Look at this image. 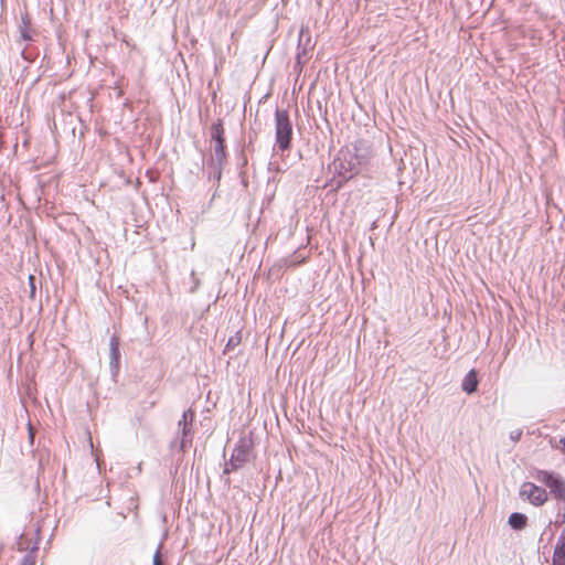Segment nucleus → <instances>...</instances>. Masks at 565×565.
I'll list each match as a JSON object with an SVG mask.
<instances>
[{
	"label": "nucleus",
	"mask_w": 565,
	"mask_h": 565,
	"mask_svg": "<svg viewBox=\"0 0 565 565\" xmlns=\"http://www.w3.org/2000/svg\"><path fill=\"white\" fill-rule=\"evenodd\" d=\"M520 495L527 499L536 507L543 505L547 500V492L542 487L532 482H524L520 490Z\"/></svg>",
	"instance_id": "423d86ee"
},
{
	"label": "nucleus",
	"mask_w": 565,
	"mask_h": 565,
	"mask_svg": "<svg viewBox=\"0 0 565 565\" xmlns=\"http://www.w3.org/2000/svg\"><path fill=\"white\" fill-rule=\"evenodd\" d=\"M535 479L545 484L555 499L565 503V479L562 476L547 470H537Z\"/></svg>",
	"instance_id": "20e7f679"
},
{
	"label": "nucleus",
	"mask_w": 565,
	"mask_h": 565,
	"mask_svg": "<svg viewBox=\"0 0 565 565\" xmlns=\"http://www.w3.org/2000/svg\"><path fill=\"white\" fill-rule=\"evenodd\" d=\"M250 447L245 440H241L233 449L230 460L225 463L224 473L228 475L242 468L249 458Z\"/></svg>",
	"instance_id": "39448f33"
},
{
	"label": "nucleus",
	"mask_w": 565,
	"mask_h": 565,
	"mask_svg": "<svg viewBox=\"0 0 565 565\" xmlns=\"http://www.w3.org/2000/svg\"><path fill=\"white\" fill-rule=\"evenodd\" d=\"M559 444L562 445V449L565 450V437L561 438Z\"/></svg>",
	"instance_id": "aec40b11"
},
{
	"label": "nucleus",
	"mask_w": 565,
	"mask_h": 565,
	"mask_svg": "<svg viewBox=\"0 0 565 565\" xmlns=\"http://www.w3.org/2000/svg\"><path fill=\"white\" fill-rule=\"evenodd\" d=\"M161 545H159L158 550L156 551L152 559V565H163L161 561V554H160Z\"/></svg>",
	"instance_id": "4468645a"
},
{
	"label": "nucleus",
	"mask_w": 565,
	"mask_h": 565,
	"mask_svg": "<svg viewBox=\"0 0 565 565\" xmlns=\"http://www.w3.org/2000/svg\"><path fill=\"white\" fill-rule=\"evenodd\" d=\"M35 550H38V546H36V545H34V546L32 547V552H33V551H35Z\"/></svg>",
	"instance_id": "412c9836"
},
{
	"label": "nucleus",
	"mask_w": 565,
	"mask_h": 565,
	"mask_svg": "<svg viewBox=\"0 0 565 565\" xmlns=\"http://www.w3.org/2000/svg\"><path fill=\"white\" fill-rule=\"evenodd\" d=\"M21 34H22V38L24 40H30L31 39L25 31H22Z\"/></svg>",
	"instance_id": "6ab92c4d"
},
{
	"label": "nucleus",
	"mask_w": 565,
	"mask_h": 565,
	"mask_svg": "<svg viewBox=\"0 0 565 565\" xmlns=\"http://www.w3.org/2000/svg\"><path fill=\"white\" fill-rule=\"evenodd\" d=\"M239 340L235 339V338H230V340L227 341V344L226 347L230 348V347H234L238 343Z\"/></svg>",
	"instance_id": "a211bd4d"
},
{
	"label": "nucleus",
	"mask_w": 565,
	"mask_h": 565,
	"mask_svg": "<svg viewBox=\"0 0 565 565\" xmlns=\"http://www.w3.org/2000/svg\"><path fill=\"white\" fill-rule=\"evenodd\" d=\"M564 518H565V503H564Z\"/></svg>",
	"instance_id": "4be33fe9"
},
{
	"label": "nucleus",
	"mask_w": 565,
	"mask_h": 565,
	"mask_svg": "<svg viewBox=\"0 0 565 565\" xmlns=\"http://www.w3.org/2000/svg\"><path fill=\"white\" fill-rule=\"evenodd\" d=\"M292 137L294 128L288 111L284 109H276L275 141L278 150L281 152L290 150Z\"/></svg>",
	"instance_id": "f03ea898"
},
{
	"label": "nucleus",
	"mask_w": 565,
	"mask_h": 565,
	"mask_svg": "<svg viewBox=\"0 0 565 565\" xmlns=\"http://www.w3.org/2000/svg\"><path fill=\"white\" fill-rule=\"evenodd\" d=\"M179 431L174 440L171 443V447H179L180 450L184 451L192 445L193 439V424H178Z\"/></svg>",
	"instance_id": "0eeeda50"
},
{
	"label": "nucleus",
	"mask_w": 565,
	"mask_h": 565,
	"mask_svg": "<svg viewBox=\"0 0 565 565\" xmlns=\"http://www.w3.org/2000/svg\"><path fill=\"white\" fill-rule=\"evenodd\" d=\"M552 565H565V531L561 533L555 544Z\"/></svg>",
	"instance_id": "1a4fd4ad"
},
{
	"label": "nucleus",
	"mask_w": 565,
	"mask_h": 565,
	"mask_svg": "<svg viewBox=\"0 0 565 565\" xmlns=\"http://www.w3.org/2000/svg\"><path fill=\"white\" fill-rule=\"evenodd\" d=\"M361 160L359 156L351 150L340 151L333 160L334 172L342 179L348 181L360 172Z\"/></svg>",
	"instance_id": "7ed1b4c3"
},
{
	"label": "nucleus",
	"mask_w": 565,
	"mask_h": 565,
	"mask_svg": "<svg viewBox=\"0 0 565 565\" xmlns=\"http://www.w3.org/2000/svg\"><path fill=\"white\" fill-rule=\"evenodd\" d=\"M210 132L212 141L214 142V150L207 162V167L210 169V178L220 181L223 166L226 162L224 128L222 120L218 119L217 121L213 122L211 125Z\"/></svg>",
	"instance_id": "f257e3e1"
},
{
	"label": "nucleus",
	"mask_w": 565,
	"mask_h": 565,
	"mask_svg": "<svg viewBox=\"0 0 565 565\" xmlns=\"http://www.w3.org/2000/svg\"><path fill=\"white\" fill-rule=\"evenodd\" d=\"M35 561L34 557L30 554H26L23 556L20 565H34Z\"/></svg>",
	"instance_id": "2eb2a0df"
},
{
	"label": "nucleus",
	"mask_w": 565,
	"mask_h": 565,
	"mask_svg": "<svg viewBox=\"0 0 565 565\" xmlns=\"http://www.w3.org/2000/svg\"><path fill=\"white\" fill-rule=\"evenodd\" d=\"M191 279H192V286L190 288V292L194 294L199 289L201 281L199 278L195 277V273L191 271Z\"/></svg>",
	"instance_id": "ddd939ff"
},
{
	"label": "nucleus",
	"mask_w": 565,
	"mask_h": 565,
	"mask_svg": "<svg viewBox=\"0 0 565 565\" xmlns=\"http://www.w3.org/2000/svg\"><path fill=\"white\" fill-rule=\"evenodd\" d=\"M193 419H194V412L189 408L186 411L183 412L182 414V418L179 420L178 424H193Z\"/></svg>",
	"instance_id": "f8f14e48"
},
{
	"label": "nucleus",
	"mask_w": 565,
	"mask_h": 565,
	"mask_svg": "<svg viewBox=\"0 0 565 565\" xmlns=\"http://www.w3.org/2000/svg\"><path fill=\"white\" fill-rule=\"evenodd\" d=\"M478 374L477 372L472 369L470 370L466 376L463 377L462 380V384H461V387L462 390L467 393V394H472L477 391L478 388Z\"/></svg>",
	"instance_id": "9d476101"
},
{
	"label": "nucleus",
	"mask_w": 565,
	"mask_h": 565,
	"mask_svg": "<svg viewBox=\"0 0 565 565\" xmlns=\"http://www.w3.org/2000/svg\"><path fill=\"white\" fill-rule=\"evenodd\" d=\"M34 276L29 277L30 288H31V295L33 296L35 292V285H34Z\"/></svg>",
	"instance_id": "f3484780"
},
{
	"label": "nucleus",
	"mask_w": 565,
	"mask_h": 565,
	"mask_svg": "<svg viewBox=\"0 0 565 565\" xmlns=\"http://www.w3.org/2000/svg\"><path fill=\"white\" fill-rule=\"evenodd\" d=\"M526 522V515L519 512L511 513L508 521L509 525L514 530H522L523 527H525Z\"/></svg>",
	"instance_id": "9b49d317"
},
{
	"label": "nucleus",
	"mask_w": 565,
	"mask_h": 565,
	"mask_svg": "<svg viewBox=\"0 0 565 565\" xmlns=\"http://www.w3.org/2000/svg\"><path fill=\"white\" fill-rule=\"evenodd\" d=\"M109 359L110 370L115 375L119 370L120 360L119 340L116 335H113L109 340Z\"/></svg>",
	"instance_id": "6e6552de"
},
{
	"label": "nucleus",
	"mask_w": 565,
	"mask_h": 565,
	"mask_svg": "<svg viewBox=\"0 0 565 565\" xmlns=\"http://www.w3.org/2000/svg\"><path fill=\"white\" fill-rule=\"evenodd\" d=\"M521 435H522V431L516 430V431H512L510 437L512 440L518 441L520 439Z\"/></svg>",
	"instance_id": "dca6fc26"
}]
</instances>
